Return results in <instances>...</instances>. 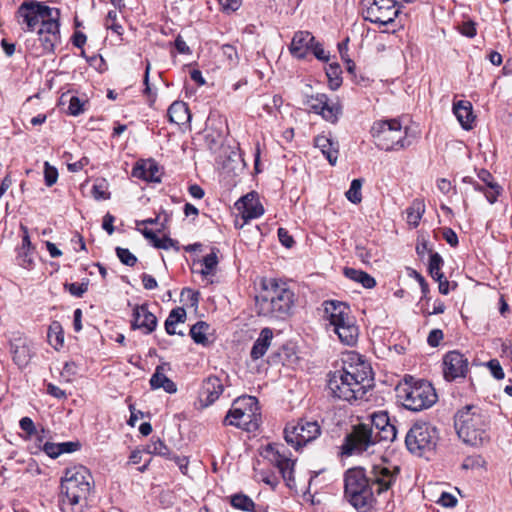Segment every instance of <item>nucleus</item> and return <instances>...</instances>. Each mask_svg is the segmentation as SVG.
Listing matches in <instances>:
<instances>
[{
    "label": "nucleus",
    "mask_w": 512,
    "mask_h": 512,
    "mask_svg": "<svg viewBox=\"0 0 512 512\" xmlns=\"http://www.w3.org/2000/svg\"><path fill=\"white\" fill-rule=\"evenodd\" d=\"M132 176L145 181L159 182L158 164L152 159L139 161L132 169Z\"/></svg>",
    "instance_id": "obj_23"
},
{
    "label": "nucleus",
    "mask_w": 512,
    "mask_h": 512,
    "mask_svg": "<svg viewBox=\"0 0 512 512\" xmlns=\"http://www.w3.org/2000/svg\"><path fill=\"white\" fill-rule=\"evenodd\" d=\"M85 101L77 96H72L69 101L68 113L72 116H78L84 112Z\"/></svg>",
    "instance_id": "obj_44"
},
{
    "label": "nucleus",
    "mask_w": 512,
    "mask_h": 512,
    "mask_svg": "<svg viewBox=\"0 0 512 512\" xmlns=\"http://www.w3.org/2000/svg\"><path fill=\"white\" fill-rule=\"evenodd\" d=\"M486 366L495 379L501 380L504 378V371L502 369L500 362L497 359H491L486 363Z\"/></svg>",
    "instance_id": "obj_46"
},
{
    "label": "nucleus",
    "mask_w": 512,
    "mask_h": 512,
    "mask_svg": "<svg viewBox=\"0 0 512 512\" xmlns=\"http://www.w3.org/2000/svg\"><path fill=\"white\" fill-rule=\"evenodd\" d=\"M262 455L272 465L278 468L286 485L292 488L295 485V462L286 454L284 447L278 444H268L264 448Z\"/></svg>",
    "instance_id": "obj_14"
},
{
    "label": "nucleus",
    "mask_w": 512,
    "mask_h": 512,
    "mask_svg": "<svg viewBox=\"0 0 512 512\" xmlns=\"http://www.w3.org/2000/svg\"><path fill=\"white\" fill-rule=\"evenodd\" d=\"M186 320V311L182 307H177L173 309L168 315L165 321V330L169 335L177 334L175 326L178 323H184ZM178 334L183 335L182 332H178Z\"/></svg>",
    "instance_id": "obj_32"
},
{
    "label": "nucleus",
    "mask_w": 512,
    "mask_h": 512,
    "mask_svg": "<svg viewBox=\"0 0 512 512\" xmlns=\"http://www.w3.org/2000/svg\"><path fill=\"white\" fill-rule=\"evenodd\" d=\"M438 439L439 434L435 426L426 422H416L407 432L405 443L410 452L422 455L432 451Z\"/></svg>",
    "instance_id": "obj_12"
},
{
    "label": "nucleus",
    "mask_w": 512,
    "mask_h": 512,
    "mask_svg": "<svg viewBox=\"0 0 512 512\" xmlns=\"http://www.w3.org/2000/svg\"><path fill=\"white\" fill-rule=\"evenodd\" d=\"M399 472V466L386 461L373 465L368 477L374 493L381 494L388 491L396 482Z\"/></svg>",
    "instance_id": "obj_16"
},
{
    "label": "nucleus",
    "mask_w": 512,
    "mask_h": 512,
    "mask_svg": "<svg viewBox=\"0 0 512 512\" xmlns=\"http://www.w3.org/2000/svg\"><path fill=\"white\" fill-rule=\"evenodd\" d=\"M304 104L309 110L315 114L321 115L322 118L332 124H335L342 113L339 103L330 102L328 96L323 93L306 96Z\"/></svg>",
    "instance_id": "obj_17"
},
{
    "label": "nucleus",
    "mask_w": 512,
    "mask_h": 512,
    "mask_svg": "<svg viewBox=\"0 0 512 512\" xmlns=\"http://www.w3.org/2000/svg\"><path fill=\"white\" fill-rule=\"evenodd\" d=\"M443 332L442 330L440 329H433L430 331L428 337H427V343L431 346V347H437L441 340L443 339Z\"/></svg>",
    "instance_id": "obj_54"
},
{
    "label": "nucleus",
    "mask_w": 512,
    "mask_h": 512,
    "mask_svg": "<svg viewBox=\"0 0 512 512\" xmlns=\"http://www.w3.org/2000/svg\"><path fill=\"white\" fill-rule=\"evenodd\" d=\"M314 40V36L308 31H299L295 33L290 45L291 54L299 59L304 58L310 50Z\"/></svg>",
    "instance_id": "obj_26"
},
{
    "label": "nucleus",
    "mask_w": 512,
    "mask_h": 512,
    "mask_svg": "<svg viewBox=\"0 0 512 512\" xmlns=\"http://www.w3.org/2000/svg\"><path fill=\"white\" fill-rule=\"evenodd\" d=\"M261 289L256 295V308L259 315L271 318H284L289 315L294 303V293L285 284L275 279L261 280Z\"/></svg>",
    "instance_id": "obj_3"
},
{
    "label": "nucleus",
    "mask_w": 512,
    "mask_h": 512,
    "mask_svg": "<svg viewBox=\"0 0 512 512\" xmlns=\"http://www.w3.org/2000/svg\"><path fill=\"white\" fill-rule=\"evenodd\" d=\"M260 419L261 414L257 398L242 396L233 401L224 419V424L252 432L258 429Z\"/></svg>",
    "instance_id": "obj_9"
},
{
    "label": "nucleus",
    "mask_w": 512,
    "mask_h": 512,
    "mask_svg": "<svg viewBox=\"0 0 512 512\" xmlns=\"http://www.w3.org/2000/svg\"><path fill=\"white\" fill-rule=\"evenodd\" d=\"M324 318L343 344L353 346L357 342L358 327L348 304L337 300L325 301Z\"/></svg>",
    "instance_id": "obj_5"
},
{
    "label": "nucleus",
    "mask_w": 512,
    "mask_h": 512,
    "mask_svg": "<svg viewBox=\"0 0 512 512\" xmlns=\"http://www.w3.org/2000/svg\"><path fill=\"white\" fill-rule=\"evenodd\" d=\"M142 283L144 288L147 290H153L158 286L156 279L153 276L146 273L142 275Z\"/></svg>",
    "instance_id": "obj_63"
},
{
    "label": "nucleus",
    "mask_w": 512,
    "mask_h": 512,
    "mask_svg": "<svg viewBox=\"0 0 512 512\" xmlns=\"http://www.w3.org/2000/svg\"><path fill=\"white\" fill-rule=\"evenodd\" d=\"M454 425L459 438L469 445H481L488 438L486 417L475 406L459 410Z\"/></svg>",
    "instance_id": "obj_6"
},
{
    "label": "nucleus",
    "mask_w": 512,
    "mask_h": 512,
    "mask_svg": "<svg viewBox=\"0 0 512 512\" xmlns=\"http://www.w3.org/2000/svg\"><path fill=\"white\" fill-rule=\"evenodd\" d=\"M175 47H176L177 51L181 54H190L191 53L189 46L186 44V42L183 40V38L181 36H178L175 39Z\"/></svg>",
    "instance_id": "obj_64"
},
{
    "label": "nucleus",
    "mask_w": 512,
    "mask_h": 512,
    "mask_svg": "<svg viewBox=\"0 0 512 512\" xmlns=\"http://www.w3.org/2000/svg\"><path fill=\"white\" fill-rule=\"evenodd\" d=\"M47 338L49 344L56 350L60 349L64 344V332L60 322L53 321L48 328Z\"/></svg>",
    "instance_id": "obj_33"
},
{
    "label": "nucleus",
    "mask_w": 512,
    "mask_h": 512,
    "mask_svg": "<svg viewBox=\"0 0 512 512\" xmlns=\"http://www.w3.org/2000/svg\"><path fill=\"white\" fill-rule=\"evenodd\" d=\"M362 180L354 179L351 182L349 190L346 192L347 199L353 204H358L362 200L361 194Z\"/></svg>",
    "instance_id": "obj_40"
},
{
    "label": "nucleus",
    "mask_w": 512,
    "mask_h": 512,
    "mask_svg": "<svg viewBox=\"0 0 512 512\" xmlns=\"http://www.w3.org/2000/svg\"><path fill=\"white\" fill-rule=\"evenodd\" d=\"M277 234L279 241L283 246L287 248L292 247V245L294 244V240L285 228H279Z\"/></svg>",
    "instance_id": "obj_56"
},
{
    "label": "nucleus",
    "mask_w": 512,
    "mask_h": 512,
    "mask_svg": "<svg viewBox=\"0 0 512 512\" xmlns=\"http://www.w3.org/2000/svg\"><path fill=\"white\" fill-rule=\"evenodd\" d=\"M209 330V325L204 321H199L194 324L190 329V335L193 341L196 344H201L203 346H207L209 343L207 337V331Z\"/></svg>",
    "instance_id": "obj_36"
},
{
    "label": "nucleus",
    "mask_w": 512,
    "mask_h": 512,
    "mask_svg": "<svg viewBox=\"0 0 512 512\" xmlns=\"http://www.w3.org/2000/svg\"><path fill=\"white\" fill-rule=\"evenodd\" d=\"M425 212V205L421 200H414L406 210L407 222L412 227H417Z\"/></svg>",
    "instance_id": "obj_35"
},
{
    "label": "nucleus",
    "mask_w": 512,
    "mask_h": 512,
    "mask_svg": "<svg viewBox=\"0 0 512 512\" xmlns=\"http://www.w3.org/2000/svg\"><path fill=\"white\" fill-rule=\"evenodd\" d=\"M453 113L464 130H471L475 121L470 101L459 100L453 103Z\"/></svg>",
    "instance_id": "obj_25"
},
{
    "label": "nucleus",
    "mask_w": 512,
    "mask_h": 512,
    "mask_svg": "<svg viewBox=\"0 0 512 512\" xmlns=\"http://www.w3.org/2000/svg\"><path fill=\"white\" fill-rule=\"evenodd\" d=\"M468 367V359L458 351H449L443 358V373L447 381L465 377Z\"/></svg>",
    "instance_id": "obj_18"
},
{
    "label": "nucleus",
    "mask_w": 512,
    "mask_h": 512,
    "mask_svg": "<svg viewBox=\"0 0 512 512\" xmlns=\"http://www.w3.org/2000/svg\"><path fill=\"white\" fill-rule=\"evenodd\" d=\"M345 497L357 510L367 511L374 501V491L363 468H352L345 473Z\"/></svg>",
    "instance_id": "obj_8"
},
{
    "label": "nucleus",
    "mask_w": 512,
    "mask_h": 512,
    "mask_svg": "<svg viewBox=\"0 0 512 512\" xmlns=\"http://www.w3.org/2000/svg\"><path fill=\"white\" fill-rule=\"evenodd\" d=\"M344 275L348 279L360 283L364 288L367 289H371L376 285V280L371 275L362 270H357L354 268H345Z\"/></svg>",
    "instance_id": "obj_31"
},
{
    "label": "nucleus",
    "mask_w": 512,
    "mask_h": 512,
    "mask_svg": "<svg viewBox=\"0 0 512 512\" xmlns=\"http://www.w3.org/2000/svg\"><path fill=\"white\" fill-rule=\"evenodd\" d=\"M65 287L68 289L71 295L82 297L83 294L88 290V283H70L66 284Z\"/></svg>",
    "instance_id": "obj_50"
},
{
    "label": "nucleus",
    "mask_w": 512,
    "mask_h": 512,
    "mask_svg": "<svg viewBox=\"0 0 512 512\" xmlns=\"http://www.w3.org/2000/svg\"><path fill=\"white\" fill-rule=\"evenodd\" d=\"M396 437L397 429L388 413L375 412L368 417L367 422L353 426L344 439L342 453L349 456L361 455L365 452L374 453L376 446L393 442Z\"/></svg>",
    "instance_id": "obj_1"
},
{
    "label": "nucleus",
    "mask_w": 512,
    "mask_h": 512,
    "mask_svg": "<svg viewBox=\"0 0 512 512\" xmlns=\"http://www.w3.org/2000/svg\"><path fill=\"white\" fill-rule=\"evenodd\" d=\"M91 194L96 200H106L110 196L106 184L103 181L93 185Z\"/></svg>",
    "instance_id": "obj_45"
},
{
    "label": "nucleus",
    "mask_w": 512,
    "mask_h": 512,
    "mask_svg": "<svg viewBox=\"0 0 512 512\" xmlns=\"http://www.w3.org/2000/svg\"><path fill=\"white\" fill-rule=\"evenodd\" d=\"M230 504L233 508L245 512H254L256 507L254 501L248 495L243 493L231 495Z\"/></svg>",
    "instance_id": "obj_34"
},
{
    "label": "nucleus",
    "mask_w": 512,
    "mask_h": 512,
    "mask_svg": "<svg viewBox=\"0 0 512 512\" xmlns=\"http://www.w3.org/2000/svg\"><path fill=\"white\" fill-rule=\"evenodd\" d=\"M315 147L319 148L331 165H335L338 158V143L333 142L325 135H318L315 140Z\"/></svg>",
    "instance_id": "obj_27"
},
{
    "label": "nucleus",
    "mask_w": 512,
    "mask_h": 512,
    "mask_svg": "<svg viewBox=\"0 0 512 512\" xmlns=\"http://www.w3.org/2000/svg\"><path fill=\"white\" fill-rule=\"evenodd\" d=\"M88 163H89V159L87 157H82L80 160H78L74 163H69L67 165V167H68V170L71 172H78V171L82 170L86 165H88Z\"/></svg>",
    "instance_id": "obj_62"
},
{
    "label": "nucleus",
    "mask_w": 512,
    "mask_h": 512,
    "mask_svg": "<svg viewBox=\"0 0 512 512\" xmlns=\"http://www.w3.org/2000/svg\"><path fill=\"white\" fill-rule=\"evenodd\" d=\"M162 368L157 367L154 374L150 378V386L152 389H160L162 388L165 392L169 394H174L177 392L176 384L168 378L163 372H161Z\"/></svg>",
    "instance_id": "obj_30"
},
{
    "label": "nucleus",
    "mask_w": 512,
    "mask_h": 512,
    "mask_svg": "<svg viewBox=\"0 0 512 512\" xmlns=\"http://www.w3.org/2000/svg\"><path fill=\"white\" fill-rule=\"evenodd\" d=\"M255 477L259 481H262L265 484L269 485L273 490H275L279 484V480L275 475L265 472L263 470L255 469Z\"/></svg>",
    "instance_id": "obj_43"
},
{
    "label": "nucleus",
    "mask_w": 512,
    "mask_h": 512,
    "mask_svg": "<svg viewBox=\"0 0 512 512\" xmlns=\"http://www.w3.org/2000/svg\"><path fill=\"white\" fill-rule=\"evenodd\" d=\"M365 5V20L379 25L392 23L399 13L395 0H365Z\"/></svg>",
    "instance_id": "obj_15"
},
{
    "label": "nucleus",
    "mask_w": 512,
    "mask_h": 512,
    "mask_svg": "<svg viewBox=\"0 0 512 512\" xmlns=\"http://www.w3.org/2000/svg\"><path fill=\"white\" fill-rule=\"evenodd\" d=\"M217 265H218L217 253L214 249H212V251L209 254H207L203 257L202 262H201L202 268L199 270V273L202 276L213 275L216 270Z\"/></svg>",
    "instance_id": "obj_37"
},
{
    "label": "nucleus",
    "mask_w": 512,
    "mask_h": 512,
    "mask_svg": "<svg viewBox=\"0 0 512 512\" xmlns=\"http://www.w3.org/2000/svg\"><path fill=\"white\" fill-rule=\"evenodd\" d=\"M38 39L42 46V53L53 52L56 44L60 41L59 20L45 23L43 28H39Z\"/></svg>",
    "instance_id": "obj_19"
},
{
    "label": "nucleus",
    "mask_w": 512,
    "mask_h": 512,
    "mask_svg": "<svg viewBox=\"0 0 512 512\" xmlns=\"http://www.w3.org/2000/svg\"><path fill=\"white\" fill-rule=\"evenodd\" d=\"M116 19V11H109L106 17V25L108 29H111L113 32L117 33L118 35H121L123 28L120 24L116 23Z\"/></svg>",
    "instance_id": "obj_49"
},
{
    "label": "nucleus",
    "mask_w": 512,
    "mask_h": 512,
    "mask_svg": "<svg viewBox=\"0 0 512 512\" xmlns=\"http://www.w3.org/2000/svg\"><path fill=\"white\" fill-rule=\"evenodd\" d=\"M501 187L497 185H491V187H486V190L484 191V195L487 199V201L490 204H494L497 201L498 196L501 193Z\"/></svg>",
    "instance_id": "obj_51"
},
{
    "label": "nucleus",
    "mask_w": 512,
    "mask_h": 512,
    "mask_svg": "<svg viewBox=\"0 0 512 512\" xmlns=\"http://www.w3.org/2000/svg\"><path fill=\"white\" fill-rule=\"evenodd\" d=\"M443 266V259L438 253H432L430 255L429 260V274L434 280H439L441 278H444L443 273L441 272V268Z\"/></svg>",
    "instance_id": "obj_38"
},
{
    "label": "nucleus",
    "mask_w": 512,
    "mask_h": 512,
    "mask_svg": "<svg viewBox=\"0 0 512 512\" xmlns=\"http://www.w3.org/2000/svg\"><path fill=\"white\" fill-rule=\"evenodd\" d=\"M157 326L156 316L148 310L147 305L136 306L133 310V329H142L145 334L152 333Z\"/></svg>",
    "instance_id": "obj_22"
},
{
    "label": "nucleus",
    "mask_w": 512,
    "mask_h": 512,
    "mask_svg": "<svg viewBox=\"0 0 512 512\" xmlns=\"http://www.w3.org/2000/svg\"><path fill=\"white\" fill-rule=\"evenodd\" d=\"M15 17L23 31L33 32L39 24L43 28L45 23L60 20V10L49 7L44 2L25 0L18 7Z\"/></svg>",
    "instance_id": "obj_10"
},
{
    "label": "nucleus",
    "mask_w": 512,
    "mask_h": 512,
    "mask_svg": "<svg viewBox=\"0 0 512 512\" xmlns=\"http://www.w3.org/2000/svg\"><path fill=\"white\" fill-rule=\"evenodd\" d=\"M44 178L48 187L54 185L58 178L57 169L50 166L48 162H45Z\"/></svg>",
    "instance_id": "obj_48"
},
{
    "label": "nucleus",
    "mask_w": 512,
    "mask_h": 512,
    "mask_svg": "<svg viewBox=\"0 0 512 512\" xmlns=\"http://www.w3.org/2000/svg\"><path fill=\"white\" fill-rule=\"evenodd\" d=\"M19 425H20V428L30 436L36 433V428H35L34 422L29 417L21 418Z\"/></svg>",
    "instance_id": "obj_57"
},
{
    "label": "nucleus",
    "mask_w": 512,
    "mask_h": 512,
    "mask_svg": "<svg viewBox=\"0 0 512 512\" xmlns=\"http://www.w3.org/2000/svg\"><path fill=\"white\" fill-rule=\"evenodd\" d=\"M321 435V427L315 420L300 419L288 423L284 429L286 442L296 450L316 440Z\"/></svg>",
    "instance_id": "obj_13"
},
{
    "label": "nucleus",
    "mask_w": 512,
    "mask_h": 512,
    "mask_svg": "<svg viewBox=\"0 0 512 512\" xmlns=\"http://www.w3.org/2000/svg\"><path fill=\"white\" fill-rule=\"evenodd\" d=\"M93 477L90 471L75 465L65 470L61 480V509L63 512H76V506L86 501L90 494Z\"/></svg>",
    "instance_id": "obj_4"
},
{
    "label": "nucleus",
    "mask_w": 512,
    "mask_h": 512,
    "mask_svg": "<svg viewBox=\"0 0 512 512\" xmlns=\"http://www.w3.org/2000/svg\"><path fill=\"white\" fill-rule=\"evenodd\" d=\"M310 50L313 52L314 56L321 61H327L329 59V55L325 52L320 43L314 41Z\"/></svg>",
    "instance_id": "obj_55"
},
{
    "label": "nucleus",
    "mask_w": 512,
    "mask_h": 512,
    "mask_svg": "<svg viewBox=\"0 0 512 512\" xmlns=\"http://www.w3.org/2000/svg\"><path fill=\"white\" fill-rule=\"evenodd\" d=\"M47 393L57 399H65L67 397V394L64 390L52 383L47 384Z\"/></svg>",
    "instance_id": "obj_59"
},
{
    "label": "nucleus",
    "mask_w": 512,
    "mask_h": 512,
    "mask_svg": "<svg viewBox=\"0 0 512 512\" xmlns=\"http://www.w3.org/2000/svg\"><path fill=\"white\" fill-rule=\"evenodd\" d=\"M372 386V369L356 353L349 354L342 369L335 371L328 381L332 396L347 402L363 399Z\"/></svg>",
    "instance_id": "obj_2"
},
{
    "label": "nucleus",
    "mask_w": 512,
    "mask_h": 512,
    "mask_svg": "<svg viewBox=\"0 0 512 512\" xmlns=\"http://www.w3.org/2000/svg\"><path fill=\"white\" fill-rule=\"evenodd\" d=\"M167 115L171 123L182 125L190 121L191 114L187 104L183 101H174L168 108Z\"/></svg>",
    "instance_id": "obj_28"
},
{
    "label": "nucleus",
    "mask_w": 512,
    "mask_h": 512,
    "mask_svg": "<svg viewBox=\"0 0 512 512\" xmlns=\"http://www.w3.org/2000/svg\"><path fill=\"white\" fill-rule=\"evenodd\" d=\"M273 339V332L270 328H264L261 330L258 339L254 342L250 356L253 360H258L268 350L271 341Z\"/></svg>",
    "instance_id": "obj_29"
},
{
    "label": "nucleus",
    "mask_w": 512,
    "mask_h": 512,
    "mask_svg": "<svg viewBox=\"0 0 512 512\" xmlns=\"http://www.w3.org/2000/svg\"><path fill=\"white\" fill-rule=\"evenodd\" d=\"M116 255L124 265L132 267L137 263V257L127 248L117 247Z\"/></svg>",
    "instance_id": "obj_42"
},
{
    "label": "nucleus",
    "mask_w": 512,
    "mask_h": 512,
    "mask_svg": "<svg viewBox=\"0 0 512 512\" xmlns=\"http://www.w3.org/2000/svg\"><path fill=\"white\" fill-rule=\"evenodd\" d=\"M398 398L403 406L411 411H421L431 407L437 401L433 386L424 380L415 383L407 381L397 388Z\"/></svg>",
    "instance_id": "obj_11"
},
{
    "label": "nucleus",
    "mask_w": 512,
    "mask_h": 512,
    "mask_svg": "<svg viewBox=\"0 0 512 512\" xmlns=\"http://www.w3.org/2000/svg\"><path fill=\"white\" fill-rule=\"evenodd\" d=\"M236 207L240 211L244 222L259 218L264 213L263 206L253 193L243 196L236 202Z\"/></svg>",
    "instance_id": "obj_21"
},
{
    "label": "nucleus",
    "mask_w": 512,
    "mask_h": 512,
    "mask_svg": "<svg viewBox=\"0 0 512 512\" xmlns=\"http://www.w3.org/2000/svg\"><path fill=\"white\" fill-rule=\"evenodd\" d=\"M154 247L158 248V249H164V250H168V249H174L176 251L179 250L178 242L173 240L170 237L158 238L157 240H155Z\"/></svg>",
    "instance_id": "obj_47"
},
{
    "label": "nucleus",
    "mask_w": 512,
    "mask_h": 512,
    "mask_svg": "<svg viewBox=\"0 0 512 512\" xmlns=\"http://www.w3.org/2000/svg\"><path fill=\"white\" fill-rule=\"evenodd\" d=\"M341 69L339 64H330L326 68V75L329 79V85L332 89H337L341 84Z\"/></svg>",
    "instance_id": "obj_41"
},
{
    "label": "nucleus",
    "mask_w": 512,
    "mask_h": 512,
    "mask_svg": "<svg viewBox=\"0 0 512 512\" xmlns=\"http://www.w3.org/2000/svg\"><path fill=\"white\" fill-rule=\"evenodd\" d=\"M437 503L443 507L451 508L456 506L457 498L448 492H443L439 497Z\"/></svg>",
    "instance_id": "obj_52"
},
{
    "label": "nucleus",
    "mask_w": 512,
    "mask_h": 512,
    "mask_svg": "<svg viewBox=\"0 0 512 512\" xmlns=\"http://www.w3.org/2000/svg\"><path fill=\"white\" fill-rule=\"evenodd\" d=\"M13 361L19 368L26 367L33 355L34 347L31 341L26 338H17L11 343Z\"/></svg>",
    "instance_id": "obj_20"
},
{
    "label": "nucleus",
    "mask_w": 512,
    "mask_h": 512,
    "mask_svg": "<svg viewBox=\"0 0 512 512\" xmlns=\"http://www.w3.org/2000/svg\"><path fill=\"white\" fill-rule=\"evenodd\" d=\"M19 265L23 268H30L33 265V259L30 255V250L20 251L18 254Z\"/></svg>",
    "instance_id": "obj_58"
},
{
    "label": "nucleus",
    "mask_w": 512,
    "mask_h": 512,
    "mask_svg": "<svg viewBox=\"0 0 512 512\" xmlns=\"http://www.w3.org/2000/svg\"><path fill=\"white\" fill-rule=\"evenodd\" d=\"M478 178L486 184V187H491V185H497L498 183H496L493 179V176L492 174L485 170V169H481L479 172H478Z\"/></svg>",
    "instance_id": "obj_60"
},
{
    "label": "nucleus",
    "mask_w": 512,
    "mask_h": 512,
    "mask_svg": "<svg viewBox=\"0 0 512 512\" xmlns=\"http://www.w3.org/2000/svg\"><path fill=\"white\" fill-rule=\"evenodd\" d=\"M146 452L148 454L159 455V456L166 457V458L170 457L169 448L159 438L151 439V442L146 446Z\"/></svg>",
    "instance_id": "obj_39"
},
{
    "label": "nucleus",
    "mask_w": 512,
    "mask_h": 512,
    "mask_svg": "<svg viewBox=\"0 0 512 512\" xmlns=\"http://www.w3.org/2000/svg\"><path fill=\"white\" fill-rule=\"evenodd\" d=\"M224 385L222 380L217 376L207 377L202 384L201 397L205 401V405L214 403L223 393Z\"/></svg>",
    "instance_id": "obj_24"
},
{
    "label": "nucleus",
    "mask_w": 512,
    "mask_h": 512,
    "mask_svg": "<svg viewBox=\"0 0 512 512\" xmlns=\"http://www.w3.org/2000/svg\"><path fill=\"white\" fill-rule=\"evenodd\" d=\"M371 135L376 146L384 151H399L409 147V128L402 127L398 119L379 120L371 127Z\"/></svg>",
    "instance_id": "obj_7"
},
{
    "label": "nucleus",
    "mask_w": 512,
    "mask_h": 512,
    "mask_svg": "<svg viewBox=\"0 0 512 512\" xmlns=\"http://www.w3.org/2000/svg\"><path fill=\"white\" fill-rule=\"evenodd\" d=\"M44 452L50 456L51 458H56L59 455L63 454V450L60 448V444L46 442L43 446Z\"/></svg>",
    "instance_id": "obj_53"
},
{
    "label": "nucleus",
    "mask_w": 512,
    "mask_h": 512,
    "mask_svg": "<svg viewBox=\"0 0 512 512\" xmlns=\"http://www.w3.org/2000/svg\"><path fill=\"white\" fill-rule=\"evenodd\" d=\"M443 237L452 247L458 245V237L457 234L450 228H446L443 231Z\"/></svg>",
    "instance_id": "obj_61"
}]
</instances>
